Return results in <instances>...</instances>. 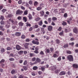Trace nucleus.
Listing matches in <instances>:
<instances>
[{
    "mask_svg": "<svg viewBox=\"0 0 78 78\" xmlns=\"http://www.w3.org/2000/svg\"><path fill=\"white\" fill-rule=\"evenodd\" d=\"M23 12L20 9L17 10L16 11V14L17 15H22Z\"/></svg>",
    "mask_w": 78,
    "mask_h": 78,
    "instance_id": "7ed1b4c3",
    "label": "nucleus"
},
{
    "mask_svg": "<svg viewBox=\"0 0 78 78\" xmlns=\"http://www.w3.org/2000/svg\"><path fill=\"white\" fill-rule=\"evenodd\" d=\"M66 74V72L64 71H62L60 73L59 75L62 76V75H64Z\"/></svg>",
    "mask_w": 78,
    "mask_h": 78,
    "instance_id": "ddd939ff",
    "label": "nucleus"
},
{
    "mask_svg": "<svg viewBox=\"0 0 78 78\" xmlns=\"http://www.w3.org/2000/svg\"><path fill=\"white\" fill-rule=\"evenodd\" d=\"M39 69L40 70H41V71H42V72H44V71H45V67H44L43 66H42L41 67V68H40Z\"/></svg>",
    "mask_w": 78,
    "mask_h": 78,
    "instance_id": "9d476101",
    "label": "nucleus"
},
{
    "mask_svg": "<svg viewBox=\"0 0 78 78\" xmlns=\"http://www.w3.org/2000/svg\"><path fill=\"white\" fill-rule=\"evenodd\" d=\"M26 26L30 27H31V24L29 23H27Z\"/></svg>",
    "mask_w": 78,
    "mask_h": 78,
    "instance_id": "052dcab7",
    "label": "nucleus"
},
{
    "mask_svg": "<svg viewBox=\"0 0 78 78\" xmlns=\"http://www.w3.org/2000/svg\"><path fill=\"white\" fill-rule=\"evenodd\" d=\"M7 50H12V48L9 47H8L7 48Z\"/></svg>",
    "mask_w": 78,
    "mask_h": 78,
    "instance_id": "7c9ffc66",
    "label": "nucleus"
},
{
    "mask_svg": "<svg viewBox=\"0 0 78 78\" xmlns=\"http://www.w3.org/2000/svg\"><path fill=\"white\" fill-rule=\"evenodd\" d=\"M58 56V55L56 54H54L53 55V58H57Z\"/></svg>",
    "mask_w": 78,
    "mask_h": 78,
    "instance_id": "cd10ccee",
    "label": "nucleus"
},
{
    "mask_svg": "<svg viewBox=\"0 0 78 78\" xmlns=\"http://www.w3.org/2000/svg\"><path fill=\"white\" fill-rule=\"evenodd\" d=\"M34 6H37L38 5V2L37 1H35L34 4Z\"/></svg>",
    "mask_w": 78,
    "mask_h": 78,
    "instance_id": "58836bf2",
    "label": "nucleus"
},
{
    "mask_svg": "<svg viewBox=\"0 0 78 78\" xmlns=\"http://www.w3.org/2000/svg\"><path fill=\"white\" fill-rule=\"evenodd\" d=\"M42 9V7H38L37 8V11H40Z\"/></svg>",
    "mask_w": 78,
    "mask_h": 78,
    "instance_id": "2f4dec72",
    "label": "nucleus"
},
{
    "mask_svg": "<svg viewBox=\"0 0 78 78\" xmlns=\"http://www.w3.org/2000/svg\"><path fill=\"white\" fill-rule=\"evenodd\" d=\"M23 20L25 22H27V17L25 16L23 17Z\"/></svg>",
    "mask_w": 78,
    "mask_h": 78,
    "instance_id": "9b49d317",
    "label": "nucleus"
},
{
    "mask_svg": "<svg viewBox=\"0 0 78 78\" xmlns=\"http://www.w3.org/2000/svg\"><path fill=\"white\" fill-rule=\"evenodd\" d=\"M18 78H23V76L22 75H20L18 77Z\"/></svg>",
    "mask_w": 78,
    "mask_h": 78,
    "instance_id": "774afa93",
    "label": "nucleus"
},
{
    "mask_svg": "<svg viewBox=\"0 0 78 78\" xmlns=\"http://www.w3.org/2000/svg\"><path fill=\"white\" fill-rule=\"evenodd\" d=\"M69 45H71V46H72V47H73V45H74V42H73L72 43H69Z\"/></svg>",
    "mask_w": 78,
    "mask_h": 78,
    "instance_id": "c03bdc74",
    "label": "nucleus"
},
{
    "mask_svg": "<svg viewBox=\"0 0 78 78\" xmlns=\"http://www.w3.org/2000/svg\"><path fill=\"white\" fill-rule=\"evenodd\" d=\"M12 23L14 25H17V21H14L13 20V21Z\"/></svg>",
    "mask_w": 78,
    "mask_h": 78,
    "instance_id": "c85d7f7f",
    "label": "nucleus"
},
{
    "mask_svg": "<svg viewBox=\"0 0 78 78\" xmlns=\"http://www.w3.org/2000/svg\"><path fill=\"white\" fill-rule=\"evenodd\" d=\"M73 31L74 33L77 34L78 33V29L76 27H74L73 29Z\"/></svg>",
    "mask_w": 78,
    "mask_h": 78,
    "instance_id": "0eeeda50",
    "label": "nucleus"
},
{
    "mask_svg": "<svg viewBox=\"0 0 78 78\" xmlns=\"http://www.w3.org/2000/svg\"><path fill=\"white\" fill-rule=\"evenodd\" d=\"M27 61L25 60L24 62L23 65H24V66H25L26 65H27Z\"/></svg>",
    "mask_w": 78,
    "mask_h": 78,
    "instance_id": "79ce46f5",
    "label": "nucleus"
},
{
    "mask_svg": "<svg viewBox=\"0 0 78 78\" xmlns=\"http://www.w3.org/2000/svg\"><path fill=\"white\" fill-rule=\"evenodd\" d=\"M41 32L43 33V34H44V33H45V30H44V28H41Z\"/></svg>",
    "mask_w": 78,
    "mask_h": 78,
    "instance_id": "412c9836",
    "label": "nucleus"
},
{
    "mask_svg": "<svg viewBox=\"0 0 78 78\" xmlns=\"http://www.w3.org/2000/svg\"><path fill=\"white\" fill-rule=\"evenodd\" d=\"M39 31H40V28H38L36 30V32H39Z\"/></svg>",
    "mask_w": 78,
    "mask_h": 78,
    "instance_id": "338daca9",
    "label": "nucleus"
},
{
    "mask_svg": "<svg viewBox=\"0 0 78 78\" xmlns=\"http://www.w3.org/2000/svg\"><path fill=\"white\" fill-rule=\"evenodd\" d=\"M42 24H43V23H42V21H41L38 23V25L40 26H42Z\"/></svg>",
    "mask_w": 78,
    "mask_h": 78,
    "instance_id": "ea45409f",
    "label": "nucleus"
},
{
    "mask_svg": "<svg viewBox=\"0 0 78 78\" xmlns=\"http://www.w3.org/2000/svg\"><path fill=\"white\" fill-rule=\"evenodd\" d=\"M61 12L62 13H64L65 12H66V11H65V9H61Z\"/></svg>",
    "mask_w": 78,
    "mask_h": 78,
    "instance_id": "f704fd0d",
    "label": "nucleus"
},
{
    "mask_svg": "<svg viewBox=\"0 0 78 78\" xmlns=\"http://www.w3.org/2000/svg\"><path fill=\"white\" fill-rule=\"evenodd\" d=\"M63 34H64V31H62L61 32L59 33V34L60 36H62L63 35Z\"/></svg>",
    "mask_w": 78,
    "mask_h": 78,
    "instance_id": "e433bc0d",
    "label": "nucleus"
},
{
    "mask_svg": "<svg viewBox=\"0 0 78 78\" xmlns=\"http://www.w3.org/2000/svg\"><path fill=\"white\" fill-rule=\"evenodd\" d=\"M34 52L36 54H38V53H39V51H38L37 50H35Z\"/></svg>",
    "mask_w": 78,
    "mask_h": 78,
    "instance_id": "13d9d810",
    "label": "nucleus"
},
{
    "mask_svg": "<svg viewBox=\"0 0 78 78\" xmlns=\"http://www.w3.org/2000/svg\"><path fill=\"white\" fill-rule=\"evenodd\" d=\"M19 26H23V23L22 22H20L19 23Z\"/></svg>",
    "mask_w": 78,
    "mask_h": 78,
    "instance_id": "c756f323",
    "label": "nucleus"
},
{
    "mask_svg": "<svg viewBox=\"0 0 78 78\" xmlns=\"http://www.w3.org/2000/svg\"><path fill=\"white\" fill-rule=\"evenodd\" d=\"M20 8L23 9V10H25V8L23 6H20Z\"/></svg>",
    "mask_w": 78,
    "mask_h": 78,
    "instance_id": "680f3d73",
    "label": "nucleus"
},
{
    "mask_svg": "<svg viewBox=\"0 0 78 78\" xmlns=\"http://www.w3.org/2000/svg\"><path fill=\"white\" fill-rule=\"evenodd\" d=\"M31 74L32 76H35L36 75V74L34 72H32L31 73Z\"/></svg>",
    "mask_w": 78,
    "mask_h": 78,
    "instance_id": "e2e57ef3",
    "label": "nucleus"
},
{
    "mask_svg": "<svg viewBox=\"0 0 78 78\" xmlns=\"http://www.w3.org/2000/svg\"><path fill=\"white\" fill-rule=\"evenodd\" d=\"M48 30L49 31H52L53 27L52 26H49L48 27Z\"/></svg>",
    "mask_w": 78,
    "mask_h": 78,
    "instance_id": "39448f33",
    "label": "nucleus"
},
{
    "mask_svg": "<svg viewBox=\"0 0 78 78\" xmlns=\"http://www.w3.org/2000/svg\"><path fill=\"white\" fill-rule=\"evenodd\" d=\"M72 66L73 69H78V65L77 64H74Z\"/></svg>",
    "mask_w": 78,
    "mask_h": 78,
    "instance_id": "6e6552de",
    "label": "nucleus"
},
{
    "mask_svg": "<svg viewBox=\"0 0 78 78\" xmlns=\"http://www.w3.org/2000/svg\"><path fill=\"white\" fill-rule=\"evenodd\" d=\"M1 53H4V52L5 51V48H2L1 49Z\"/></svg>",
    "mask_w": 78,
    "mask_h": 78,
    "instance_id": "bb28decb",
    "label": "nucleus"
},
{
    "mask_svg": "<svg viewBox=\"0 0 78 78\" xmlns=\"http://www.w3.org/2000/svg\"><path fill=\"white\" fill-rule=\"evenodd\" d=\"M67 59L69 62H73V57L72 55H69L67 56Z\"/></svg>",
    "mask_w": 78,
    "mask_h": 78,
    "instance_id": "f257e3e1",
    "label": "nucleus"
},
{
    "mask_svg": "<svg viewBox=\"0 0 78 78\" xmlns=\"http://www.w3.org/2000/svg\"><path fill=\"white\" fill-rule=\"evenodd\" d=\"M21 39H24L25 38V36L24 35H23L21 36Z\"/></svg>",
    "mask_w": 78,
    "mask_h": 78,
    "instance_id": "a18cd8bd",
    "label": "nucleus"
},
{
    "mask_svg": "<svg viewBox=\"0 0 78 78\" xmlns=\"http://www.w3.org/2000/svg\"><path fill=\"white\" fill-rule=\"evenodd\" d=\"M15 34L16 36H20L21 34V33L20 32H17Z\"/></svg>",
    "mask_w": 78,
    "mask_h": 78,
    "instance_id": "f3484780",
    "label": "nucleus"
},
{
    "mask_svg": "<svg viewBox=\"0 0 78 78\" xmlns=\"http://www.w3.org/2000/svg\"><path fill=\"white\" fill-rule=\"evenodd\" d=\"M22 0H19L18 1V3L19 4H20L22 3Z\"/></svg>",
    "mask_w": 78,
    "mask_h": 78,
    "instance_id": "4d7b16f0",
    "label": "nucleus"
},
{
    "mask_svg": "<svg viewBox=\"0 0 78 78\" xmlns=\"http://www.w3.org/2000/svg\"><path fill=\"white\" fill-rule=\"evenodd\" d=\"M41 59L38 58H37L35 61L34 62V64H37V63H40L41 62Z\"/></svg>",
    "mask_w": 78,
    "mask_h": 78,
    "instance_id": "20e7f679",
    "label": "nucleus"
},
{
    "mask_svg": "<svg viewBox=\"0 0 78 78\" xmlns=\"http://www.w3.org/2000/svg\"><path fill=\"white\" fill-rule=\"evenodd\" d=\"M5 62V60L4 59H2L0 61V64H2V63H4Z\"/></svg>",
    "mask_w": 78,
    "mask_h": 78,
    "instance_id": "393cba45",
    "label": "nucleus"
},
{
    "mask_svg": "<svg viewBox=\"0 0 78 78\" xmlns=\"http://www.w3.org/2000/svg\"><path fill=\"white\" fill-rule=\"evenodd\" d=\"M32 43L34 44L38 45L39 44V40L37 38H35V40H33L32 41Z\"/></svg>",
    "mask_w": 78,
    "mask_h": 78,
    "instance_id": "f03ea898",
    "label": "nucleus"
},
{
    "mask_svg": "<svg viewBox=\"0 0 78 78\" xmlns=\"http://www.w3.org/2000/svg\"><path fill=\"white\" fill-rule=\"evenodd\" d=\"M37 69L38 67L37 66H34L33 68V69L34 70H36Z\"/></svg>",
    "mask_w": 78,
    "mask_h": 78,
    "instance_id": "6ab92c4d",
    "label": "nucleus"
},
{
    "mask_svg": "<svg viewBox=\"0 0 78 78\" xmlns=\"http://www.w3.org/2000/svg\"><path fill=\"white\" fill-rule=\"evenodd\" d=\"M18 54H19L20 55H21L22 53H23V51H18Z\"/></svg>",
    "mask_w": 78,
    "mask_h": 78,
    "instance_id": "72a5a7b5",
    "label": "nucleus"
},
{
    "mask_svg": "<svg viewBox=\"0 0 78 78\" xmlns=\"http://www.w3.org/2000/svg\"><path fill=\"white\" fill-rule=\"evenodd\" d=\"M28 17L29 20H32L33 19V16H32V15H31V14H29L28 15Z\"/></svg>",
    "mask_w": 78,
    "mask_h": 78,
    "instance_id": "f8f14e48",
    "label": "nucleus"
},
{
    "mask_svg": "<svg viewBox=\"0 0 78 78\" xmlns=\"http://www.w3.org/2000/svg\"><path fill=\"white\" fill-rule=\"evenodd\" d=\"M23 68L24 69V70H27V67L25 66H23Z\"/></svg>",
    "mask_w": 78,
    "mask_h": 78,
    "instance_id": "09e8293b",
    "label": "nucleus"
},
{
    "mask_svg": "<svg viewBox=\"0 0 78 78\" xmlns=\"http://www.w3.org/2000/svg\"><path fill=\"white\" fill-rule=\"evenodd\" d=\"M28 10H26L24 12V15H27V14H28Z\"/></svg>",
    "mask_w": 78,
    "mask_h": 78,
    "instance_id": "b1692460",
    "label": "nucleus"
},
{
    "mask_svg": "<svg viewBox=\"0 0 78 78\" xmlns=\"http://www.w3.org/2000/svg\"><path fill=\"white\" fill-rule=\"evenodd\" d=\"M50 51L52 52V51L54 50V48H50Z\"/></svg>",
    "mask_w": 78,
    "mask_h": 78,
    "instance_id": "8fccbe9b",
    "label": "nucleus"
},
{
    "mask_svg": "<svg viewBox=\"0 0 78 78\" xmlns=\"http://www.w3.org/2000/svg\"><path fill=\"white\" fill-rule=\"evenodd\" d=\"M60 71H61V69H58L55 71V73H58L60 72Z\"/></svg>",
    "mask_w": 78,
    "mask_h": 78,
    "instance_id": "2eb2a0df",
    "label": "nucleus"
},
{
    "mask_svg": "<svg viewBox=\"0 0 78 78\" xmlns=\"http://www.w3.org/2000/svg\"><path fill=\"white\" fill-rule=\"evenodd\" d=\"M8 17L9 18H11V17H12V14H9L8 15Z\"/></svg>",
    "mask_w": 78,
    "mask_h": 78,
    "instance_id": "5fc2aeb1",
    "label": "nucleus"
},
{
    "mask_svg": "<svg viewBox=\"0 0 78 78\" xmlns=\"http://www.w3.org/2000/svg\"><path fill=\"white\" fill-rule=\"evenodd\" d=\"M40 13L41 16H43L44 15V12L43 11L40 12Z\"/></svg>",
    "mask_w": 78,
    "mask_h": 78,
    "instance_id": "a211bd4d",
    "label": "nucleus"
},
{
    "mask_svg": "<svg viewBox=\"0 0 78 78\" xmlns=\"http://www.w3.org/2000/svg\"><path fill=\"white\" fill-rule=\"evenodd\" d=\"M28 45H29V43H25L24 44V46L26 49L28 48Z\"/></svg>",
    "mask_w": 78,
    "mask_h": 78,
    "instance_id": "423d86ee",
    "label": "nucleus"
},
{
    "mask_svg": "<svg viewBox=\"0 0 78 78\" xmlns=\"http://www.w3.org/2000/svg\"><path fill=\"white\" fill-rule=\"evenodd\" d=\"M35 28H37L39 27L38 25L37 24H35L34 26V27Z\"/></svg>",
    "mask_w": 78,
    "mask_h": 78,
    "instance_id": "603ef678",
    "label": "nucleus"
},
{
    "mask_svg": "<svg viewBox=\"0 0 78 78\" xmlns=\"http://www.w3.org/2000/svg\"><path fill=\"white\" fill-rule=\"evenodd\" d=\"M40 19H41V18H40L39 17H38L35 19V21H36V22H38L39 21Z\"/></svg>",
    "mask_w": 78,
    "mask_h": 78,
    "instance_id": "aec40b11",
    "label": "nucleus"
},
{
    "mask_svg": "<svg viewBox=\"0 0 78 78\" xmlns=\"http://www.w3.org/2000/svg\"><path fill=\"white\" fill-rule=\"evenodd\" d=\"M51 22V18H49L48 19V22L49 23H50Z\"/></svg>",
    "mask_w": 78,
    "mask_h": 78,
    "instance_id": "4c0bfd02",
    "label": "nucleus"
},
{
    "mask_svg": "<svg viewBox=\"0 0 78 78\" xmlns=\"http://www.w3.org/2000/svg\"><path fill=\"white\" fill-rule=\"evenodd\" d=\"M0 19L2 20H5V18H4V16H2L0 17Z\"/></svg>",
    "mask_w": 78,
    "mask_h": 78,
    "instance_id": "a19ab883",
    "label": "nucleus"
},
{
    "mask_svg": "<svg viewBox=\"0 0 78 78\" xmlns=\"http://www.w3.org/2000/svg\"><path fill=\"white\" fill-rule=\"evenodd\" d=\"M62 25L64 26H66V25H67V23L65 21H62Z\"/></svg>",
    "mask_w": 78,
    "mask_h": 78,
    "instance_id": "4468645a",
    "label": "nucleus"
},
{
    "mask_svg": "<svg viewBox=\"0 0 78 78\" xmlns=\"http://www.w3.org/2000/svg\"><path fill=\"white\" fill-rule=\"evenodd\" d=\"M16 48L17 50H21V47L19 45H17L16 46Z\"/></svg>",
    "mask_w": 78,
    "mask_h": 78,
    "instance_id": "1a4fd4ad",
    "label": "nucleus"
},
{
    "mask_svg": "<svg viewBox=\"0 0 78 78\" xmlns=\"http://www.w3.org/2000/svg\"><path fill=\"white\" fill-rule=\"evenodd\" d=\"M2 11L3 13H5V12L6 11V9H4L2 10Z\"/></svg>",
    "mask_w": 78,
    "mask_h": 78,
    "instance_id": "37998d69",
    "label": "nucleus"
},
{
    "mask_svg": "<svg viewBox=\"0 0 78 78\" xmlns=\"http://www.w3.org/2000/svg\"><path fill=\"white\" fill-rule=\"evenodd\" d=\"M16 56V55H14L13 53H11L9 55L10 57H14Z\"/></svg>",
    "mask_w": 78,
    "mask_h": 78,
    "instance_id": "5701e85b",
    "label": "nucleus"
},
{
    "mask_svg": "<svg viewBox=\"0 0 78 78\" xmlns=\"http://www.w3.org/2000/svg\"><path fill=\"white\" fill-rule=\"evenodd\" d=\"M46 52L48 53H49L50 52V50L48 49H46Z\"/></svg>",
    "mask_w": 78,
    "mask_h": 78,
    "instance_id": "69168bd1",
    "label": "nucleus"
},
{
    "mask_svg": "<svg viewBox=\"0 0 78 78\" xmlns=\"http://www.w3.org/2000/svg\"><path fill=\"white\" fill-rule=\"evenodd\" d=\"M52 20H57V18L55 17H53L52 18Z\"/></svg>",
    "mask_w": 78,
    "mask_h": 78,
    "instance_id": "de8ad7c7",
    "label": "nucleus"
},
{
    "mask_svg": "<svg viewBox=\"0 0 78 78\" xmlns=\"http://www.w3.org/2000/svg\"><path fill=\"white\" fill-rule=\"evenodd\" d=\"M3 5H0V11H1L3 9Z\"/></svg>",
    "mask_w": 78,
    "mask_h": 78,
    "instance_id": "bf43d9fd",
    "label": "nucleus"
},
{
    "mask_svg": "<svg viewBox=\"0 0 78 78\" xmlns=\"http://www.w3.org/2000/svg\"><path fill=\"white\" fill-rule=\"evenodd\" d=\"M56 44H59V43H60V40L59 39H56Z\"/></svg>",
    "mask_w": 78,
    "mask_h": 78,
    "instance_id": "a878e982",
    "label": "nucleus"
},
{
    "mask_svg": "<svg viewBox=\"0 0 78 78\" xmlns=\"http://www.w3.org/2000/svg\"><path fill=\"white\" fill-rule=\"evenodd\" d=\"M40 54L41 55H44V53L42 51H41L40 53Z\"/></svg>",
    "mask_w": 78,
    "mask_h": 78,
    "instance_id": "49530a36",
    "label": "nucleus"
},
{
    "mask_svg": "<svg viewBox=\"0 0 78 78\" xmlns=\"http://www.w3.org/2000/svg\"><path fill=\"white\" fill-rule=\"evenodd\" d=\"M57 68V67L56 66H54L53 67L52 70L53 71L55 70H56V69Z\"/></svg>",
    "mask_w": 78,
    "mask_h": 78,
    "instance_id": "c9c22d12",
    "label": "nucleus"
},
{
    "mask_svg": "<svg viewBox=\"0 0 78 78\" xmlns=\"http://www.w3.org/2000/svg\"><path fill=\"white\" fill-rule=\"evenodd\" d=\"M17 20H22V17L19 16L17 17Z\"/></svg>",
    "mask_w": 78,
    "mask_h": 78,
    "instance_id": "3c124183",
    "label": "nucleus"
},
{
    "mask_svg": "<svg viewBox=\"0 0 78 78\" xmlns=\"http://www.w3.org/2000/svg\"><path fill=\"white\" fill-rule=\"evenodd\" d=\"M33 1L30 0L29 2V3L30 5H33Z\"/></svg>",
    "mask_w": 78,
    "mask_h": 78,
    "instance_id": "473e14b6",
    "label": "nucleus"
},
{
    "mask_svg": "<svg viewBox=\"0 0 78 78\" xmlns=\"http://www.w3.org/2000/svg\"><path fill=\"white\" fill-rule=\"evenodd\" d=\"M67 53L68 54H72V52L70 51H67Z\"/></svg>",
    "mask_w": 78,
    "mask_h": 78,
    "instance_id": "864d4df0",
    "label": "nucleus"
},
{
    "mask_svg": "<svg viewBox=\"0 0 78 78\" xmlns=\"http://www.w3.org/2000/svg\"><path fill=\"white\" fill-rule=\"evenodd\" d=\"M69 47V45H68V44H65L64 46H63V48H67Z\"/></svg>",
    "mask_w": 78,
    "mask_h": 78,
    "instance_id": "4be33fe9",
    "label": "nucleus"
},
{
    "mask_svg": "<svg viewBox=\"0 0 78 78\" xmlns=\"http://www.w3.org/2000/svg\"><path fill=\"white\" fill-rule=\"evenodd\" d=\"M9 61H13L14 60V58H11L9 59Z\"/></svg>",
    "mask_w": 78,
    "mask_h": 78,
    "instance_id": "6e6d98bb",
    "label": "nucleus"
},
{
    "mask_svg": "<svg viewBox=\"0 0 78 78\" xmlns=\"http://www.w3.org/2000/svg\"><path fill=\"white\" fill-rule=\"evenodd\" d=\"M11 74H12V75L15 74L16 73V70H15L14 69H12L11 72Z\"/></svg>",
    "mask_w": 78,
    "mask_h": 78,
    "instance_id": "dca6fc26",
    "label": "nucleus"
},
{
    "mask_svg": "<svg viewBox=\"0 0 78 78\" xmlns=\"http://www.w3.org/2000/svg\"><path fill=\"white\" fill-rule=\"evenodd\" d=\"M39 75H41V74H42V71H38V72Z\"/></svg>",
    "mask_w": 78,
    "mask_h": 78,
    "instance_id": "0e129e2a",
    "label": "nucleus"
}]
</instances>
